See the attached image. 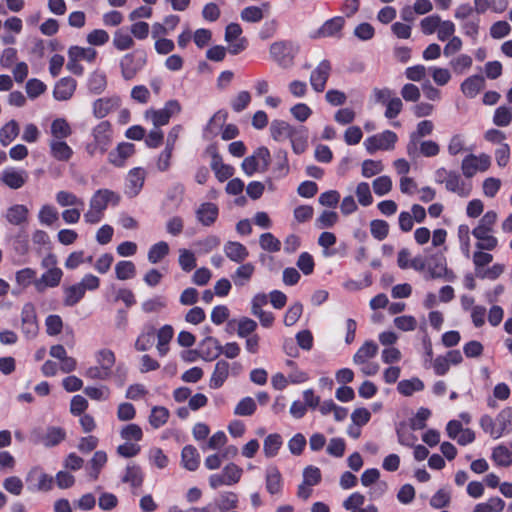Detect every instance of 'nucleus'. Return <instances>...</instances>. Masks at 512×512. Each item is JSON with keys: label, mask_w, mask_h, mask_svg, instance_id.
Listing matches in <instances>:
<instances>
[{"label": "nucleus", "mask_w": 512, "mask_h": 512, "mask_svg": "<svg viewBox=\"0 0 512 512\" xmlns=\"http://www.w3.org/2000/svg\"><path fill=\"white\" fill-rule=\"evenodd\" d=\"M19 124L15 120H10L0 128V143L2 146H8L19 135Z\"/></svg>", "instance_id": "obj_41"}, {"label": "nucleus", "mask_w": 512, "mask_h": 512, "mask_svg": "<svg viewBox=\"0 0 512 512\" xmlns=\"http://www.w3.org/2000/svg\"><path fill=\"white\" fill-rule=\"evenodd\" d=\"M494 257L485 249H476L472 255V262L476 277L480 279L496 280L505 271V265L495 263L491 267L485 268L492 263Z\"/></svg>", "instance_id": "obj_3"}, {"label": "nucleus", "mask_w": 512, "mask_h": 512, "mask_svg": "<svg viewBox=\"0 0 512 512\" xmlns=\"http://www.w3.org/2000/svg\"><path fill=\"white\" fill-rule=\"evenodd\" d=\"M217 506L221 511H229L238 506V496L234 492H224L220 494Z\"/></svg>", "instance_id": "obj_56"}, {"label": "nucleus", "mask_w": 512, "mask_h": 512, "mask_svg": "<svg viewBox=\"0 0 512 512\" xmlns=\"http://www.w3.org/2000/svg\"><path fill=\"white\" fill-rule=\"evenodd\" d=\"M424 388L423 381L417 377L401 380L397 385L398 392L406 397L412 396L415 392H420Z\"/></svg>", "instance_id": "obj_37"}, {"label": "nucleus", "mask_w": 512, "mask_h": 512, "mask_svg": "<svg viewBox=\"0 0 512 512\" xmlns=\"http://www.w3.org/2000/svg\"><path fill=\"white\" fill-rule=\"evenodd\" d=\"M492 232V230L474 228L471 233L477 240L475 243V248L485 249L488 251L496 249L498 246V239L492 234Z\"/></svg>", "instance_id": "obj_19"}, {"label": "nucleus", "mask_w": 512, "mask_h": 512, "mask_svg": "<svg viewBox=\"0 0 512 512\" xmlns=\"http://www.w3.org/2000/svg\"><path fill=\"white\" fill-rule=\"evenodd\" d=\"M224 253L231 261L236 263L243 262L249 255L247 248L243 244L233 241H229L224 245Z\"/></svg>", "instance_id": "obj_32"}, {"label": "nucleus", "mask_w": 512, "mask_h": 512, "mask_svg": "<svg viewBox=\"0 0 512 512\" xmlns=\"http://www.w3.org/2000/svg\"><path fill=\"white\" fill-rule=\"evenodd\" d=\"M485 86V79L480 75L466 78L461 84L462 93L468 98L476 97Z\"/></svg>", "instance_id": "obj_26"}, {"label": "nucleus", "mask_w": 512, "mask_h": 512, "mask_svg": "<svg viewBox=\"0 0 512 512\" xmlns=\"http://www.w3.org/2000/svg\"><path fill=\"white\" fill-rule=\"evenodd\" d=\"M345 20L343 17H334L327 20L318 30L311 34V38L320 39L326 37L337 36L344 26Z\"/></svg>", "instance_id": "obj_18"}, {"label": "nucleus", "mask_w": 512, "mask_h": 512, "mask_svg": "<svg viewBox=\"0 0 512 512\" xmlns=\"http://www.w3.org/2000/svg\"><path fill=\"white\" fill-rule=\"evenodd\" d=\"M174 329L171 325H164L157 332V351L161 356H165L169 351V342L173 338Z\"/></svg>", "instance_id": "obj_38"}, {"label": "nucleus", "mask_w": 512, "mask_h": 512, "mask_svg": "<svg viewBox=\"0 0 512 512\" xmlns=\"http://www.w3.org/2000/svg\"><path fill=\"white\" fill-rule=\"evenodd\" d=\"M49 147L51 155L58 161H69L73 155L72 148L64 140L51 139Z\"/></svg>", "instance_id": "obj_30"}, {"label": "nucleus", "mask_w": 512, "mask_h": 512, "mask_svg": "<svg viewBox=\"0 0 512 512\" xmlns=\"http://www.w3.org/2000/svg\"><path fill=\"white\" fill-rule=\"evenodd\" d=\"M231 365L225 360H219L215 364L214 371L211 375L209 386L212 389L220 388L229 377Z\"/></svg>", "instance_id": "obj_23"}, {"label": "nucleus", "mask_w": 512, "mask_h": 512, "mask_svg": "<svg viewBox=\"0 0 512 512\" xmlns=\"http://www.w3.org/2000/svg\"><path fill=\"white\" fill-rule=\"evenodd\" d=\"M445 188L461 197H467L471 190L470 186L466 185L460 175L455 172L448 176L447 181L445 182Z\"/></svg>", "instance_id": "obj_35"}, {"label": "nucleus", "mask_w": 512, "mask_h": 512, "mask_svg": "<svg viewBox=\"0 0 512 512\" xmlns=\"http://www.w3.org/2000/svg\"><path fill=\"white\" fill-rule=\"evenodd\" d=\"M355 196L357 202L364 207L370 206L373 203V196L370 186L367 182H360L355 188Z\"/></svg>", "instance_id": "obj_48"}, {"label": "nucleus", "mask_w": 512, "mask_h": 512, "mask_svg": "<svg viewBox=\"0 0 512 512\" xmlns=\"http://www.w3.org/2000/svg\"><path fill=\"white\" fill-rule=\"evenodd\" d=\"M492 459L499 466L508 467L512 464V453L504 445H499L493 449Z\"/></svg>", "instance_id": "obj_49"}, {"label": "nucleus", "mask_w": 512, "mask_h": 512, "mask_svg": "<svg viewBox=\"0 0 512 512\" xmlns=\"http://www.w3.org/2000/svg\"><path fill=\"white\" fill-rule=\"evenodd\" d=\"M38 220L42 225L51 226L58 220V211L49 204L41 206Z\"/></svg>", "instance_id": "obj_51"}, {"label": "nucleus", "mask_w": 512, "mask_h": 512, "mask_svg": "<svg viewBox=\"0 0 512 512\" xmlns=\"http://www.w3.org/2000/svg\"><path fill=\"white\" fill-rule=\"evenodd\" d=\"M147 64V53L143 49H136L125 53L119 59L121 77L126 81L133 80Z\"/></svg>", "instance_id": "obj_5"}, {"label": "nucleus", "mask_w": 512, "mask_h": 512, "mask_svg": "<svg viewBox=\"0 0 512 512\" xmlns=\"http://www.w3.org/2000/svg\"><path fill=\"white\" fill-rule=\"evenodd\" d=\"M241 34L242 28L238 23H230L226 26L225 41L229 43L228 51L233 55L239 54L246 48L247 40L240 38Z\"/></svg>", "instance_id": "obj_10"}, {"label": "nucleus", "mask_w": 512, "mask_h": 512, "mask_svg": "<svg viewBox=\"0 0 512 512\" xmlns=\"http://www.w3.org/2000/svg\"><path fill=\"white\" fill-rule=\"evenodd\" d=\"M76 89V81L65 77L60 79L54 87L53 95L59 101H66L72 97Z\"/></svg>", "instance_id": "obj_24"}, {"label": "nucleus", "mask_w": 512, "mask_h": 512, "mask_svg": "<svg viewBox=\"0 0 512 512\" xmlns=\"http://www.w3.org/2000/svg\"><path fill=\"white\" fill-rule=\"evenodd\" d=\"M378 352V345L374 341H365L353 356V363L356 365L366 364L374 358Z\"/></svg>", "instance_id": "obj_29"}, {"label": "nucleus", "mask_w": 512, "mask_h": 512, "mask_svg": "<svg viewBox=\"0 0 512 512\" xmlns=\"http://www.w3.org/2000/svg\"><path fill=\"white\" fill-rule=\"evenodd\" d=\"M227 114L222 111L216 112L208 122L205 131L208 136H214L218 133L219 129L223 126Z\"/></svg>", "instance_id": "obj_59"}, {"label": "nucleus", "mask_w": 512, "mask_h": 512, "mask_svg": "<svg viewBox=\"0 0 512 512\" xmlns=\"http://www.w3.org/2000/svg\"><path fill=\"white\" fill-rule=\"evenodd\" d=\"M119 97L99 98L93 103V114L96 118H104L119 107Z\"/></svg>", "instance_id": "obj_22"}, {"label": "nucleus", "mask_w": 512, "mask_h": 512, "mask_svg": "<svg viewBox=\"0 0 512 512\" xmlns=\"http://www.w3.org/2000/svg\"><path fill=\"white\" fill-rule=\"evenodd\" d=\"M428 275L431 279L447 277L451 280L454 275L447 269L446 260L443 256L432 255L426 263Z\"/></svg>", "instance_id": "obj_14"}, {"label": "nucleus", "mask_w": 512, "mask_h": 512, "mask_svg": "<svg viewBox=\"0 0 512 512\" xmlns=\"http://www.w3.org/2000/svg\"><path fill=\"white\" fill-rule=\"evenodd\" d=\"M179 265L185 272H190L196 267V258L192 251L188 249L179 250Z\"/></svg>", "instance_id": "obj_58"}, {"label": "nucleus", "mask_w": 512, "mask_h": 512, "mask_svg": "<svg viewBox=\"0 0 512 512\" xmlns=\"http://www.w3.org/2000/svg\"><path fill=\"white\" fill-rule=\"evenodd\" d=\"M265 486L271 495H280L283 488V478L278 468L268 467L265 474Z\"/></svg>", "instance_id": "obj_21"}, {"label": "nucleus", "mask_w": 512, "mask_h": 512, "mask_svg": "<svg viewBox=\"0 0 512 512\" xmlns=\"http://www.w3.org/2000/svg\"><path fill=\"white\" fill-rule=\"evenodd\" d=\"M169 253V245L160 241L152 245L148 251V261L152 264L160 262Z\"/></svg>", "instance_id": "obj_47"}, {"label": "nucleus", "mask_w": 512, "mask_h": 512, "mask_svg": "<svg viewBox=\"0 0 512 512\" xmlns=\"http://www.w3.org/2000/svg\"><path fill=\"white\" fill-rule=\"evenodd\" d=\"M93 137L94 141H96L100 147V154L105 153L110 144L111 137V126L109 122H100L93 130Z\"/></svg>", "instance_id": "obj_25"}, {"label": "nucleus", "mask_w": 512, "mask_h": 512, "mask_svg": "<svg viewBox=\"0 0 512 512\" xmlns=\"http://www.w3.org/2000/svg\"><path fill=\"white\" fill-rule=\"evenodd\" d=\"M28 175L24 170H15L14 168L5 169L0 175V181L7 187L17 190L23 187L27 181Z\"/></svg>", "instance_id": "obj_17"}, {"label": "nucleus", "mask_w": 512, "mask_h": 512, "mask_svg": "<svg viewBox=\"0 0 512 512\" xmlns=\"http://www.w3.org/2000/svg\"><path fill=\"white\" fill-rule=\"evenodd\" d=\"M240 17L245 22L257 23L263 19L264 14L262 8L258 6H248L241 11Z\"/></svg>", "instance_id": "obj_60"}, {"label": "nucleus", "mask_w": 512, "mask_h": 512, "mask_svg": "<svg viewBox=\"0 0 512 512\" xmlns=\"http://www.w3.org/2000/svg\"><path fill=\"white\" fill-rule=\"evenodd\" d=\"M29 210L25 205L15 204L7 209L6 219L12 225H22L27 222Z\"/></svg>", "instance_id": "obj_33"}, {"label": "nucleus", "mask_w": 512, "mask_h": 512, "mask_svg": "<svg viewBox=\"0 0 512 512\" xmlns=\"http://www.w3.org/2000/svg\"><path fill=\"white\" fill-rule=\"evenodd\" d=\"M28 490L32 492L50 491L54 484V477L45 473L41 468H32L26 476Z\"/></svg>", "instance_id": "obj_7"}, {"label": "nucleus", "mask_w": 512, "mask_h": 512, "mask_svg": "<svg viewBox=\"0 0 512 512\" xmlns=\"http://www.w3.org/2000/svg\"><path fill=\"white\" fill-rule=\"evenodd\" d=\"M100 286V279L93 274H86L80 282L64 287L63 304L73 307L85 296L86 291H95Z\"/></svg>", "instance_id": "obj_4"}, {"label": "nucleus", "mask_w": 512, "mask_h": 512, "mask_svg": "<svg viewBox=\"0 0 512 512\" xmlns=\"http://www.w3.org/2000/svg\"><path fill=\"white\" fill-rule=\"evenodd\" d=\"M50 133L51 139L64 140L72 134V128L66 119L57 118L51 123Z\"/></svg>", "instance_id": "obj_36"}, {"label": "nucleus", "mask_w": 512, "mask_h": 512, "mask_svg": "<svg viewBox=\"0 0 512 512\" xmlns=\"http://www.w3.org/2000/svg\"><path fill=\"white\" fill-rule=\"evenodd\" d=\"M364 502L365 496L360 492H354L343 501V507L349 512H378V508L373 504L362 507Z\"/></svg>", "instance_id": "obj_20"}, {"label": "nucleus", "mask_w": 512, "mask_h": 512, "mask_svg": "<svg viewBox=\"0 0 512 512\" xmlns=\"http://www.w3.org/2000/svg\"><path fill=\"white\" fill-rule=\"evenodd\" d=\"M65 438V432L58 427L49 428L41 438V443L46 447L58 445Z\"/></svg>", "instance_id": "obj_44"}, {"label": "nucleus", "mask_w": 512, "mask_h": 512, "mask_svg": "<svg viewBox=\"0 0 512 512\" xmlns=\"http://www.w3.org/2000/svg\"><path fill=\"white\" fill-rule=\"evenodd\" d=\"M207 152L210 153L212 157L210 166L214 171L216 178L220 182H224L225 180L229 179L234 173L233 167L223 163L222 157L218 154L216 148L209 147Z\"/></svg>", "instance_id": "obj_15"}, {"label": "nucleus", "mask_w": 512, "mask_h": 512, "mask_svg": "<svg viewBox=\"0 0 512 512\" xmlns=\"http://www.w3.org/2000/svg\"><path fill=\"white\" fill-rule=\"evenodd\" d=\"M270 133L274 140L283 141L293 135V128L285 121L274 120L270 125Z\"/></svg>", "instance_id": "obj_39"}, {"label": "nucleus", "mask_w": 512, "mask_h": 512, "mask_svg": "<svg viewBox=\"0 0 512 512\" xmlns=\"http://www.w3.org/2000/svg\"><path fill=\"white\" fill-rule=\"evenodd\" d=\"M397 141V135L393 131L386 130L380 134L368 137L364 141L366 150L373 154L378 150H392Z\"/></svg>", "instance_id": "obj_8"}, {"label": "nucleus", "mask_w": 512, "mask_h": 512, "mask_svg": "<svg viewBox=\"0 0 512 512\" xmlns=\"http://www.w3.org/2000/svg\"><path fill=\"white\" fill-rule=\"evenodd\" d=\"M198 221L204 226H211L218 217V207L214 203L206 202L196 210Z\"/></svg>", "instance_id": "obj_27"}, {"label": "nucleus", "mask_w": 512, "mask_h": 512, "mask_svg": "<svg viewBox=\"0 0 512 512\" xmlns=\"http://www.w3.org/2000/svg\"><path fill=\"white\" fill-rule=\"evenodd\" d=\"M496 422L499 430L501 431V435L509 432V427L512 424V412L511 407H506L502 409L496 416Z\"/></svg>", "instance_id": "obj_63"}, {"label": "nucleus", "mask_w": 512, "mask_h": 512, "mask_svg": "<svg viewBox=\"0 0 512 512\" xmlns=\"http://www.w3.org/2000/svg\"><path fill=\"white\" fill-rule=\"evenodd\" d=\"M282 445V438L279 434L268 435L263 444V451L266 457L271 458L277 455Z\"/></svg>", "instance_id": "obj_45"}, {"label": "nucleus", "mask_w": 512, "mask_h": 512, "mask_svg": "<svg viewBox=\"0 0 512 512\" xmlns=\"http://www.w3.org/2000/svg\"><path fill=\"white\" fill-rule=\"evenodd\" d=\"M107 455L104 451H96L90 460L89 475L93 480L99 476L100 469L106 464Z\"/></svg>", "instance_id": "obj_53"}, {"label": "nucleus", "mask_w": 512, "mask_h": 512, "mask_svg": "<svg viewBox=\"0 0 512 512\" xmlns=\"http://www.w3.org/2000/svg\"><path fill=\"white\" fill-rule=\"evenodd\" d=\"M210 344L213 345L215 351L209 352L207 354V360H212L220 354H224L227 358L233 359L236 358L240 353V348L235 342L227 343L225 346H221L217 339L213 337H207L201 343L202 346Z\"/></svg>", "instance_id": "obj_11"}, {"label": "nucleus", "mask_w": 512, "mask_h": 512, "mask_svg": "<svg viewBox=\"0 0 512 512\" xmlns=\"http://www.w3.org/2000/svg\"><path fill=\"white\" fill-rule=\"evenodd\" d=\"M222 473L228 480L230 486H232L240 481L243 474V469L235 463L231 462L223 468Z\"/></svg>", "instance_id": "obj_62"}, {"label": "nucleus", "mask_w": 512, "mask_h": 512, "mask_svg": "<svg viewBox=\"0 0 512 512\" xmlns=\"http://www.w3.org/2000/svg\"><path fill=\"white\" fill-rule=\"evenodd\" d=\"M146 173L142 168H133L129 171L126 178L125 193L129 197H135L141 191Z\"/></svg>", "instance_id": "obj_16"}, {"label": "nucleus", "mask_w": 512, "mask_h": 512, "mask_svg": "<svg viewBox=\"0 0 512 512\" xmlns=\"http://www.w3.org/2000/svg\"><path fill=\"white\" fill-rule=\"evenodd\" d=\"M434 129L433 122L430 120H423L417 124V129L410 135L409 143L407 144V154L412 157H418V140L421 137L428 136Z\"/></svg>", "instance_id": "obj_12"}, {"label": "nucleus", "mask_w": 512, "mask_h": 512, "mask_svg": "<svg viewBox=\"0 0 512 512\" xmlns=\"http://www.w3.org/2000/svg\"><path fill=\"white\" fill-rule=\"evenodd\" d=\"M181 464L188 471H195L200 464V455L192 445H186L181 452Z\"/></svg>", "instance_id": "obj_31"}, {"label": "nucleus", "mask_w": 512, "mask_h": 512, "mask_svg": "<svg viewBox=\"0 0 512 512\" xmlns=\"http://www.w3.org/2000/svg\"><path fill=\"white\" fill-rule=\"evenodd\" d=\"M441 18L439 15H430L423 18L420 22L421 31L425 35H431L437 31L438 27L441 25Z\"/></svg>", "instance_id": "obj_64"}, {"label": "nucleus", "mask_w": 512, "mask_h": 512, "mask_svg": "<svg viewBox=\"0 0 512 512\" xmlns=\"http://www.w3.org/2000/svg\"><path fill=\"white\" fill-rule=\"evenodd\" d=\"M491 165V158L487 154H470L462 160L461 169L466 177L474 176L477 171H486Z\"/></svg>", "instance_id": "obj_9"}, {"label": "nucleus", "mask_w": 512, "mask_h": 512, "mask_svg": "<svg viewBox=\"0 0 512 512\" xmlns=\"http://www.w3.org/2000/svg\"><path fill=\"white\" fill-rule=\"evenodd\" d=\"M112 44L117 51H126L132 49L135 42L131 34L118 29L113 35Z\"/></svg>", "instance_id": "obj_42"}, {"label": "nucleus", "mask_w": 512, "mask_h": 512, "mask_svg": "<svg viewBox=\"0 0 512 512\" xmlns=\"http://www.w3.org/2000/svg\"><path fill=\"white\" fill-rule=\"evenodd\" d=\"M120 196L109 189H99L90 198L89 208L84 214V219L89 224H96L101 221L104 212L109 204L117 205Z\"/></svg>", "instance_id": "obj_1"}, {"label": "nucleus", "mask_w": 512, "mask_h": 512, "mask_svg": "<svg viewBox=\"0 0 512 512\" xmlns=\"http://www.w3.org/2000/svg\"><path fill=\"white\" fill-rule=\"evenodd\" d=\"M96 361L104 370L112 374V368L115 365V354L109 349H101L96 355Z\"/></svg>", "instance_id": "obj_52"}, {"label": "nucleus", "mask_w": 512, "mask_h": 512, "mask_svg": "<svg viewBox=\"0 0 512 512\" xmlns=\"http://www.w3.org/2000/svg\"><path fill=\"white\" fill-rule=\"evenodd\" d=\"M254 272V264L247 262L237 267L235 272L232 274L231 279L236 287L241 288L250 282Z\"/></svg>", "instance_id": "obj_28"}, {"label": "nucleus", "mask_w": 512, "mask_h": 512, "mask_svg": "<svg viewBox=\"0 0 512 512\" xmlns=\"http://www.w3.org/2000/svg\"><path fill=\"white\" fill-rule=\"evenodd\" d=\"M512 120V108L507 106H500L496 109L493 117L495 125L505 127L510 124Z\"/></svg>", "instance_id": "obj_61"}, {"label": "nucleus", "mask_w": 512, "mask_h": 512, "mask_svg": "<svg viewBox=\"0 0 512 512\" xmlns=\"http://www.w3.org/2000/svg\"><path fill=\"white\" fill-rule=\"evenodd\" d=\"M122 481L129 483L132 487H139L143 482V475L140 467L128 466Z\"/></svg>", "instance_id": "obj_57"}, {"label": "nucleus", "mask_w": 512, "mask_h": 512, "mask_svg": "<svg viewBox=\"0 0 512 512\" xmlns=\"http://www.w3.org/2000/svg\"><path fill=\"white\" fill-rule=\"evenodd\" d=\"M62 276L63 272L60 268L49 269L36 282V287L38 290H43L46 287H56L61 282Z\"/></svg>", "instance_id": "obj_34"}, {"label": "nucleus", "mask_w": 512, "mask_h": 512, "mask_svg": "<svg viewBox=\"0 0 512 512\" xmlns=\"http://www.w3.org/2000/svg\"><path fill=\"white\" fill-rule=\"evenodd\" d=\"M181 105L177 100H169L166 102L165 106L162 109L147 110L145 113L146 118L150 119L155 126L158 128L160 126L166 125L169 123L170 118L173 115L180 113Z\"/></svg>", "instance_id": "obj_6"}, {"label": "nucleus", "mask_w": 512, "mask_h": 512, "mask_svg": "<svg viewBox=\"0 0 512 512\" xmlns=\"http://www.w3.org/2000/svg\"><path fill=\"white\" fill-rule=\"evenodd\" d=\"M169 418V411L167 408L163 406H155L151 410V414L149 416V423L154 428H159L163 426Z\"/></svg>", "instance_id": "obj_50"}, {"label": "nucleus", "mask_w": 512, "mask_h": 512, "mask_svg": "<svg viewBox=\"0 0 512 512\" xmlns=\"http://www.w3.org/2000/svg\"><path fill=\"white\" fill-rule=\"evenodd\" d=\"M97 57V51L92 47L71 46L68 50V58L84 60L93 63Z\"/></svg>", "instance_id": "obj_40"}, {"label": "nucleus", "mask_w": 512, "mask_h": 512, "mask_svg": "<svg viewBox=\"0 0 512 512\" xmlns=\"http://www.w3.org/2000/svg\"><path fill=\"white\" fill-rule=\"evenodd\" d=\"M330 72L331 65L327 60L321 61L311 72L310 84L316 92L320 93L324 91Z\"/></svg>", "instance_id": "obj_13"}, {"label": "nucleus", "mask_w": 512, "mask_h": 512, "mask_svg": "<svg viewBox=\"0 0 512 512\" xmlns=\"http://www.w3.org/2000/svg\"><path fill=\"white\" fill-rule=\"evenodd\" d=\"M115 273L119 280H128L135 276L136 267L131 261H120L115 266Z\"/></svg>", "instance_id": "obj_54"}, {"label": "nucleus", "mask_w": 512, "mask_h": 512, "mask_svg": "<svg viewBox=\"0 0 512 512\" xmlns=\"http://www.w3.org/2000/svg\"><path fill=\"white\" fill-rule=\"evenodd\" d=\"M56 202L61 207H82L84 201L74 193L67 190H60L55 195Z\"/></svg>", "instance_id": "obj_43"}, {"label": "nucleus", "mask_w": 512, "mask_h": 512, "mask_svg": "<svg viewBox=\"0 0 512 512\" xmlns=\"http://www.w3.org/2000/svg\"><path fill=\"white\" fill-rule=\"evenodd\" d=\"M107 86L106 75L100 71H94L88 79L89 90L94 94L102 93Z\"/></svg>", "instance_id": "obj_46"}, {"label": "nucleus", "mask_w": 512, "mask_h": 512, "mask_svg": "<svg viewBox=\"0 0 512 512\" xmlns=\"http://www.w3.org/2000/svg\"><path fill=\"white\" fill-rule=\"evenodd\" d=\"M299 52L300 44L293 40L275 41L269 47L271 59L283 69L294 66L295 58Z\"/></svg>", "instance_id": "obj_2"}, {"label": "nucleus", "mask_w": 512, "mask_h": 512, "mask_svg": "<svg viewBox=\"0 0 512 512\" xmlns=\"http://www.w3.org/2000/svg\"><path fill=\"white\" fill-rule=\"evenodd\" d=\"M473 60L467 54H460L450 61V66L456 74H463L466 70L470 69Z\"/></svg>", "instance_id": "obj_55"}]
</instances>
